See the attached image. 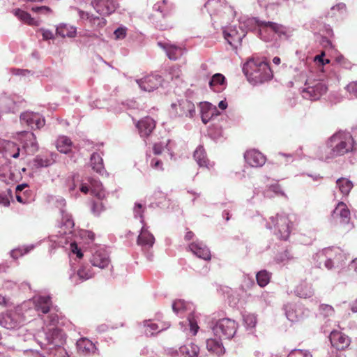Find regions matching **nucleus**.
Masks as SVG:
<instances>
[{
    "label": "nucleus",
    "instance_id": "nucleus-1",
    "mask_svg": "<svg viewBox=\"0 0 357 357\" xmlns=\"http://www.w3.org/2000/svg\"><path fill=\"white\" fill-rule=\"evenodd\" d=\"M352 135L349 132L339 131L328 140L324 149L325 154L319 156L321 160H328L342 155L353 151Z\"/></svg>",
    "mask_w": 357,
    "mask_h": 357
},
{
    "label": "nucleus",
    "instance_id": "nucleus-2",
    "mask_svg": "<svg viewBox=\"0 0 357 357\" xmlns=\"http://www.w3.org/2000/svg\"><path fill=\"white\" fill-rule=\"evenodd\" d=\"M248 81L253 85L262 84L273 78L269 64L259 58L250 59L243 66Z\"/></svg>",
    "mask_w": 357,
    "mask_h": 357
},
{
    "label": "nucleus",
    "instance_id": "nucleus-3",
    "mask_svg": "<svg viewBox=\"0 0 357 357\" xmlns=\"http://www.w3.org/2000/svg\"><path fill=\"white\" fill-rule=\"evenodd\" d=\"M61 229L60 231V236L58 239L53 240L58 245L64 246V245H70V249L77 257L82 259L83 253L80 248H78L76 241L73 239V231L75 222L72 218V215L68 213L64 209H61Z\"/></svg>",
    "mask_w": 357,
    "mask_h": 357
},
{
    "label": "nucleus",
    "instance_id": "nucleus-4",
    "mask_svg": "<svg viewBox=\"0 0 357 357\" xmlns=\"http://www.w3.org/2000/svg\"><path fill=\"white\" fill-rule=\"evenodd\" d=\"M294 29L271 21H262L258 32L259 37L266 43L276 40V36L280 38L289 39L293 36Z\"/></svg>",
    "mask_w": 357,
    "mask_h": 357
},
{
    "label": "nucleus",
    "instance_id": "nucleus-5",
    "mask_svg": "<svg viewBox=\"0 0 357 357\" xmlns=\"http://www.w3.org/2000/svg\"><path fill=\"white\" fill-rule=\"evenodd\" d=\"M206 8L211 17L213 24L216 23V16H220L223 24L224 20H229L236 15L234 8L229 5L226 0H208L204 4Z\"/></svg>",
    "mask_w": 357,
    "mask_h": 357
},
{
    "label": "nucleus",
    "instance_id": "nucleus-6",
    "mask_svg": "<svg viewBox=\"0 0 357 357\" xmlns=\"http://www.w3.org/2000/svg\"><path fill=\"white\" fill-rule=\"evenodd\" d=\"M266 227L270 230L273 229V234L278 238L287 241L291 233V222L284 213L277 214L275 217L270 218Z\"/></svg>",
    "mask_w": 357,
    "mask_h": 357
},
{
    "label": "nucleus",
    "instance_id": "nucleus-7",
    "mask_svg": "<svg viewBox=\"0 0 357 357\" xmlns=\"http://www.w3.org/2000/svg\"><path fill=\"white\" fill-rule=\"evenodd\" d=\"M196 114L195 104L188 99H179L172 102L169 109L172 119H192Z\"/></svg>",
    "mask_w": 357,
    "mask_h": 357
},
{
    "label": "nucleus",
    "instance_id": "nucleus-8",
    "mask_svg": "<svg viewBox=\"0 0 357 357\" xmlns=\"http://www.w3.org/2000/svg\"><path fill=\"white\" fill-rule=\"evenodd\" d=\"M327 91L328 86L323 81H306L301 93L303 98L314 101L319 100Z\"/></svg>",
    "mask_w": 357,
    "mask_h": 357
},
{
    "label": "nucleus",
    "instance_id": "nucleus-9",
    "mask_svg": "<svg viewBox=\"0 0 357 357\" xmlns=\"http://www.w3.org/2000/svg\"><path fill=\"white\" fill-rule=\"evenodd\" d=\"M237 329V324L233 319L223 318L218 320L213 326L212 330L215 336L227 339L232 338Z\"/></svg>",
    "mask_w": 357,
    "mask_h": 357
},
{
    "label": "nucleus",
    "instance_id": "nucleus-10",
    "mask_svg": "<svg viewBox=\"0 0 357 357\" xmlns=\"http://www.w3.org/2000/svg\"><path fill=\"white\" fill-rule=\"evenodd\" d=\"M331 319H328L326 321V325H324L321 327V331L324 334L329 333V337L331 344L335 347L338 350H343L347 348L351 342L350 338L342 333V332L337 331H331L327 328V326L330 325Z\"/></svg>",
    "mask_w": 357,
    "mask_h": 357
},
{
    "label": "nucleus",
    "instance_id": "nucleus-11",
    "mask_svg": "<svg viewBox=\"0 0 357 357\" xmlns=\"http://www.w3.org/2000/svg\"><path fill=\"white\" fill-rule=\"evenodd\" d=\"M24 321V316L17 310L8 311L0 317V325L8 330L20 328Z\"/></svg>",
    "mask_w": 357,
    "mask_h": 357
},
{
    "label": "nucleus",
    "instance_id": "nucleus-12",
    "mask_svg": "<svg viewBox=\"0 0 357 357\" xmlns=\"http://www.w3.org/2000/svg\"><path fill=\"white\" fill-rule=\"evenodd\" d=\"M155 243V238L153 235L149 231V227L146 224L142 225L139 234L137 239V243L141 247L142 251L146 252V258L151 261L153 259V253L150 252V250L153 246Z\"/></svg>",
    "mask_w": 357,
    "mask_h": 357
},
{
    "label": "nucleus",
    "instance_id": "nucleus-13",
    "mask_svg": "<svg viewBox=\"0 0 357 357\" xmlns=\"http://www.w3.org/2000/svg\"><path fill=\"white\" fill-rule=\"evenodd\" d=\"M22 102L23 100L17 95L1 94L0 96V112L15 114L19 111Z\"/></svg>",
    "mask_w": 357,
    "mask_h": 357
},
{
    "label": "nucleus",
    "instance_id": "nucleus-14",
    "mask_svg": "<svg viewBox=\"0 0 357 357\" xmlns=\"http://www.w3.org/2000/svg\"><path fill=\"white\" fill-rule=\"evenodd\" d=\"M20 121L22 126H26L31 129H40L45 124V120L41 114L31 111L21 113Z\"/></svg>",
    "mask_w": 357,
    "mask_h": 357
},
{
    "label": "nucleus",
    "instance_id": "nucleus-15",
    "mask_svg": "<svg viewBox=\"0 0 357 357\" xmlns=\"http://www.w3.org/2000/svg\"><path fill=\"white\" fill-rule=\"evenodd\" d=\"M223 36L228 43L234 48L241 45L243 39L245 37V32L238 28V25L230 26L223 29Z\"/></svg>",
    "mask_w": 357,
    "mask_h": 357
},
{
    "label": "nucleus",
    "instance_id": "nucleus-16",
    "mask_svg": "<svg viewBox=\"0 0 357 357\" xmlns=\"http://www.w3.org/2000/svg\"><path fill=\"white\" fill-rule=\"evenodd\" d=\"M328 258L331 266L328 267V270H332L342 266L347 256L339 247H328Z\"/></svg>",
    "mask_w": 357,
    "mask_h": 357
},
{
    "label": "nucleus",
    "instance_id": "nucleus-17",
    "mask_svg": "<svg viewBox=\"0 0 357 357\" xmlns=\"http://www.w3.org/2000/svg\"><path fill=\"white\" fill-rule=\"evenodd\" d=\"M76 349L77 354L84 357H90L99 354L96 344L86 337H81L77 340Z\"/></svg>",
    "mask_w": 357,
    "mask_h": 357
},
{
    "label": "nucleus",
    "instance_id": "nucleus-18",
    "mask_svg": "<svg viewBox=\"0 0 357 357\" xmlns=\"http://www.w3.org/2000/svg\"><path fill=\"white\" fill-rule=\"evenodd\" d=\"M163 81L162 77L158 74H151L143 77L142 79H137L139 88L144 91L151 92L158 89L162 84Z\"/></svg>",
    "mask_w": 357,
    "mask_h": 357
},
{
    "label": "nucleus",
    "instance_id": "nucleus-19",
    "mask_svg": "<svg viewBox=\"0 0 357 357\" xmlns=\"http://www.w3.org/2000/svg\"><path fill=\"white\" fill-rule=\"evenodd\" d=\"M91 6L100 15H109L114 13L118 4L113 0H93Z\"/></svg>",
    "mask_w": 357,
    "mask_h": 357
},
{
    "label": "nucleus",
    "instance_id": "nucleus-20",
    "mask_svg": "<svg viewBox=\"0 0 357 357\" xmlns=\"http://www.w3.org/2000/svg\"><path fill=\"white\" fill-rule=\"evenodd\" d=\"M90 261L93 266L103 269L110 264V259L107 252L102 248H98L92 252Z\"/></svg>",
    "mask_w": 357,
    "mask_h": 357
},
{
    "label": "nucleus",
    "instance_id": "nucleus-21",
    "mask_svg": "<svg viewBox=\"0 0 357 357\" xmlns=\"http://www.w3.org/2000/svg\"><path fill=\"white\" fill-rule=\"evenodd\" d=\"M31 302L36 311L40 314H47L52 307V298L48 295H37L33 297Z\"/></svg>",
    "mask_w": 357,
    "mask_h": 357
},
{
    "label": "nucleus",
    "instance_id": "nucleus-22",
    "mask_svg": "<svg viewBox=\"0 0 357 357\" xmlns=\"http://www.w3.org/2000/svg\"><path fill=\"white\" fill-rule=\"evenodd\" d=\"M158 45L162 48L166 53L169 59L176 61L187 52L185 48L175 45L158 42Z\"/></svg>",
    "mask_w": 357,
    "mask_h": 357
},
{
    "label": "nucleus",
    "instance_id": "nucleus-23",
    "mask_svg": "<svg viewBox=\"0 0 357 357\" xmlns=\"http://www.w3.org/2000/svg\"><path fill=\"white\" fill-rule=\"evenodd\" d=\"M94 275L95 273L91 266L89 264H82L78 268L76 273L70 275V280L74 284H77L92 278Z\"/></svg>",
    "mask_w": 357,
    "mask_h": 357
},
{
    "label": "nucleus",
    "instance_id": "nucleus-24",
    "mask_svg": "<svg viewBox=\"0 0 357 357\" xmlns=\"http://www.w3.org/2000/svg\"><path fill=\"white\" fill-rule=\"evenodd\" d=\"M331 217L337 223L347 224L350 219V211L347 206L344 202H340L332 211Z\"/></svg>",
    "mask_w": 357,
    "mask_h": 357
},
{
    "label": "nucleus",
    "instance_id": "nucleus-25",
    "mask_svg": "<svg viewBox=\"0 0 357 357\" xmlns=\"http://www.w3.org/2000/svg\"><path fill=\"white\" fill-rule=\"evenodd\" d=\"M262 20L257 17H250L248 16H241L238 19V28L245 31V35L248 31H259Z\"/></svg>",
    "mask_w": 357,
    "mask_h": 357
},
{
    "label": "nucleus",
    "instance_id": "nucleus-26",
    "mask_svg": "<svg viewBox=\"0 0 357 357\" xmlns=\"http://www.w3.org/2000/svg\"><path fill=\"white\" fill-rule=\"evenodd\" d=\"M202 121L206 124L214 117L220 115L215 105L208 102H201L199 105Z\"/></svg>",
    "mask_w": 357,
    "mask_h": 357
},
{
    "label": "nucleus",
    "instance_id": "nucleus-27",
    "mask_svg": "<svg viewBox=\"0 0 357 357\" xmlns=\"http://www.w3.org/2000/svg\"><path fill=\"white\" fill-rule=\"evenodd\" d=\"M245 162L252 167L263 166L266 162V157L255 149L248 151L244 154Z\"/></svg>",
    "mask_w": 357,
    "mask_h": 357
},
{
    "label": "nucleus",
    "instance_id": "nucleus-28",
    "mask_svg": "<svg viewBox=\"0 0 357 357\" xmlns=\"http://www.w3.org/2000/svg\"><path fill=\"white\" fill-rule=\"evenodd\" d=\"M188 248L196 257L205 261L211 260V252L203 242L197 241L190 243Z\"/></svg>",
    "mask_w": 357,
    "mask_h": 357
},
{
    "label": "nucleus",
    "instance_id": "nucleus-29",
    "mask_svg": "<svg viewBox=\"0 0 357 357\" xmlns=\"http://www.w3.org/2000/svg\"><path fill=\"white\" fill-rule=\"evenodd\" d=\"M199 348L194 343H190L181 347L172 352V357H197Z\"/></svg>",
    "mask_w": 357,
    "mask_h": 357
},
{
    "label": "nucleus",
    "instance_id": "nucleus-30",
    "mask_svg": "<svg viewBox=\"0 0 357 357\" xmlns=\"http://www.w3.org/2000/svg\"><path fill=\"white\" fill-rule=\"evenodd\" d=\"M57 154L50 152L47 154H40L33 160V165L36 168L47 167L53 165L56 160Z\"/></svg>",
    "mask_w": 357,
    "mask_h": 357
},
{
    "label": "nucleus",
    "instance_id": "nucleus-31",
    "mask_svg": "<svg viewBox=\"0 0 357 357\" xmlns=\"http://www.w3.org/2000/svg\"><path fill=\"white\" fill-rule=\"evenodd\" d=\"M144 328V333L147 336H152L158 333L165 331L169 328L170 324L169 322H162L160 324L153 322L152 320H144L142 322Z\"/></svg>",
    "mask_w": 357,
    "mask_h": 357
},
{
    "label": "nucleus",
    "instance_id": "nucleus-32",
    "mask_svg": "<svg viewBox=\"0 0 357 357\" xmlns=\"http://www.w3.org/2000/svg\"><path fill=\"white\" fill-rule=\"evenodd\" d=\"M136 127L139 130L140 136L142 137H146L150 135L155 128V122L152 118L146 116L139 121L136 123Z\"/></svg>",
    "mask_w": 357,
    "mask_h": 357
},
{
    "label": "nucleus",
    "instance_id": "nucleus-33",
    "mask_svg": "<svg viewBox=\"0 0 357 357\" xmlns=\"http://www.w3.org/2000/svg\"><path fill=\"white\" fill-rule=\"evenodd\" d=\"M78 13L81 19L88 20L91 25L96 29L102 28L106 25L107 20L102 15H101L102 17L96 16L81 10H79Z\"/></svg>",
    "mask_w": 357,
    "mask_h": 357
},
{
    "label": "nucleus",
    "instance_id": "nucleus-34",
    "mask_svg": "<svg viewBox=\"0 0 357 357\" xmlns=\"http://www.w3.org/2000/svg\"><path fill=\"white\" fill-rule=\"evenodd\" d=\"M284 310L286 317L291 322H297L303 319L302 310L294 304L288 303L285 305Z\"/></svg>",
    "mask_w": 357,
    "mask_h": 357
},
{
    "label": "nucleus",
    "instance_id": "nucleus-35",
    "mask_svg": "<svg viewBox=\"0 0 357 357\" xmlns=\"http://www.w3.org/2000/svg\"><path fill=\"white\" fill-rule=\"evenodd\" d=\"M194 159L197 162V165L201 167H206L210 169L213 166V164L211 163L206 157V153L202 146H199L193 154Z\"/></svg>",
    "mask_w": 357,
    "mask_h": 357
},
{
    "label": "nucleus",
    "instance_id": "nucleus-36",
    "mask_svg": "<svg viewBox=\"0 0 357 357\" xmlns=\"http://www.w3.org/2000/svg\"><path fill=\"white\" fill-rule=\"evenodd\" d=\"M208 84L210 89L214 92H221L226 86L225 77L220 73H216L211 77Z\"/></svg>",
    "mask_w": 357,
    "mask_h": 357
},
{
    "label": "nucleus",
    "instance_id": "nucleus-37",
    "mask_svg": "<svg viewBox=\"0 0 357 357\" xmlns=\"http://www.w3.org/2000/svg\"><path fill=\"white\" fill-rule=\"evenodd\" d=\"M206 344L208 351L218 356H220L225 353V349L220 338H209L206 340Z\"/></svg>",
    "mask_w": 357,
    "mask_h": 357
},
{
    "label": "nucleus",
    "instance_id": "nucleus-38",
    "mask_svg": "<svg viewBox=\"0 0 357 357\" xmlns=\"http://www.w3.org/2000/svg\"><path fill=\"white\" fill-rule=\"evenodd\" d=\"M347 13V6L344 3H339L332 6L328 12L326 17L335 21L342 19Z\"/></svg>",
    "mask_w": 357,
    "mask_h": 357
},
{
    "label": "nucleus",
    "instance_id": "nucleus-39",
    "mask_svg": "<svg viewBox=\"0 0 357 357\" xmlns=\"http://www.w3.org/2000/svg\"><path fill=\"white\" fill-rule=\"evenodd\" d=\"M23 148L28 154H33L38 149L36 137L33 132L26 133V139Z\"/></svg>",
    "mask_w": 357,
    "mask_h": 357
},
{
    "label": "nucleus",
    "instance_id": "nucleus-40",
    "mask_svg": "<svg viewBox=\"0 0 357 357\" xmlns=\"http://www.w3.org/2000/svg\"><path fill=\"white\" fill-rule=\"evenodd\" d=\"M56 34L62 38H75L77 35L76 27L68 24H60L56 28Z\"/></svg>",
    "mask_w": 357,
    "mask_h": 357
},
{
    "label": "nucleus",
    "instance_id": "nucleus-41",
    "mask_svg": "<svg viewBox=\"0 0 357 357\" xmlns=\"http://www.w3.org/2000/svg\"><path fill=\"white\" fill-rule=\"evenodd\" d=\"M295 294L300 298H307L314 295V289L310 284L302 282L298 284L295 290Z\"/></svg>",
    "mask_w": 357,
    "mask_h": 357
},
{
    "label": "nucleus",
    "instance_id": "nucleus-42",
    "mask_svg": "<svg viewBox=\"0 0 357 357\" xmlns=\"http://www.w3.org/2000/svg\"><path fill=\"white\" fill-rule=\"evenodd\" d=\"M91 166L97 173L103 175L106 173L104 167L103 160L98 153H93L90 158Z\"/></svg>",
    "mask_w": 357,
    "mask_h": 357
},
{
    "label": "nucleus",
    "instance_id": "nucleus-43",
    "mask_svg": "<svg viewBox=\"0 0 357 357\" xmlns=\"http://www.w3.org/2000/svg\"><path fill=\"white\" fill-rule=\"evenodd\" d=\"M312 259L318 268H321L323 264L327 269L328 267L330 266L328 258V248H325L321 250L318 251L313 255Z\"/></svg>",
    "mask_w": 357,
    "mask_h": 357
},
{
    "label": "nucleus",
    "instance_id": "nucleus-44",
    "mask_svg": "<svg viewBox=\"0 0 357 357\" xmlns=\"http://www.w3.org/2000/svg\"><path fill=\"white\" fill-rule=\"evenodd\" d=\"M72 145L70 139L66 136L59 137L56 140V149L62 153H68L71 151Z\"/></svg>",
    "mask_w": 357,
    "mask_h": 357
},
{
    "label": "nucleus",
    "instance_id": "nucleus-45",
    "mask_svg": "<svg viewBox=\"0 0 357 357\" xmlns=\"http://www.w3.org/2000/svg\"><path fill=\"white\" fill-rule=\"evenodd\" d=\"M181 328H183L185 326L183 330L186 329L187 326L190 327V331L193 335H195L199 328L197 321L195 319V316L194 314L190 313L188 316L186 321L180 322Z\"/></svg>",
    "mask_w": 357,
    "mask_h": 357
},
{
    "label": "nucleus",
    "instance_id": "nucleus-46",
    "mask_svg": "<svg viewBox=\"0 0 357 357\" xmlns=\"http://www.w3.org/2000/svg\"><path fill=\"white\" fill-rule=\"evenodd\" d=\"M36 245L37 244H29L19 246L18 248H15L10 251V255L15 259H18L19 257H22L33 250L36 247Z\"/></svg>",
    "mask_w": 357,
    "mask_h": 357
},
{
    "label": "nucleus",
    "instance_id": "nucleus-47",
    "mask_svg": "<svg viewBox=\"0 0 357 357\" xmlns=\"http://www.w3.org/2000/svg\"><path fill=\"white\" fill-rule=\"evenodd\" d=\"M79 36L83 38V43L89 46L93 45L95 40H101L102 34L91 31H85L83 33H80Z\"/></svg>",
    "mask_w": 357,
    "mask_h": 357
},
{
    "label": "nucleus",
    "instance_id": "nucleus-48",
    "mask_svg": "<svg viewBox=\"0 0 357 357\" xmlns=\"http://www.w3.org/2000/svg\"><path fill=\"white\" fill-rule=\"evenodd\" d=\"M90 183L91 193L97 197L98 199H102L105 197V193L102 183L96 179H91Z\"/></svg>",
    "mask_w": 357,
    "mask_h": 357
},
{
    "label": "nucleus",
    "instance_id": "nucleus-49",
    "mask_svg": "<svg viewBox=\"0 0 357 357\" xmlns=\"http://www.w3.org/2000/svg\"><path fill=\"white\" fill-rule=\"evenodd\" d=\"M336 185L343 195H347L353 188L352 182L345 178H338Z\"/></svg>",
    "mask_w": 357,
    "mask_h": 357
},
{
    "label": "nucleus",
    "instance_id": "nucleus-50",
    "mask_svg": "<svg viewBox=\"0 0 357 357\" xmlns=\"http://www.w3.org/2000/svg\"><path fill=\"white\" fill-rule=\"evenodd\" d=\"M306 62L303 60L297 66L291 68L296 74L294 75L295 81H302L306 76Z\"/></svg>",
    "mask_w": 357,
    "mask_h": 357
},
{
    "label": "nucleus",
    "instance_id": "nucleus-51",
    "mask_svg": "<svg viewBox=\"0 0 357 357\" xmlns=\"http://www.w3.org/2000/svg\"><path fill=\"white\" fill-rule=\"evenodd\" d=\"M168 3V0L159 1L153 6V9L155 11L160 12L163 17H166L169 15L172 8V6H169Z\"/></svg>",
    "mask_w": 357,
    "mask_h": 357
},
{
    "label": "nucleus",
    "instance_id": "nucleus-52",
    "mask_svg": "<svg viewBox=\"0 0 357 357\" xmlns=\"http://www.w3.org/2000/svg\"><path fill=\"white\" fill-rule=\"evenodd\" d=\"M271 273L266 270H261L256 274L257 284L260 287H266L270 282Z\"/></svg>",
    "mask_w": 357,
    "mask_h": 357
},
{
    "label": "nucleus",
    "instance_id": "nucleus-53",
    "mask_svg": "<svg viewBox=\"0 0 357 357\" xmlns=\"http://www.w3.org/2000/svg\"><path fill=\"white\" fill-rule=\"evenodd\" d=\"M13 13L22 22L30 25L33 24V19L31 17V15L27 12L22 10L20 8H16L13 10Z\"/></svg>",
    "mask_w": 357,
    "mask_h": 357
},
{
    "label": "nucleus",
    "instance_id": "nucleus-54",
    "mask_svg": "<svg viewBox=\"0 0 357 357\" xmlns=\"http://www.w3.org/2000/svg\"><path fill=\"white\" fill-rule=\"evenodd\" d=\"M144 207L139 202H136L133 207V217L135 219H139L140 223L144 225L146 224L144 218Z\"/></svg>",
    "mask_w": 357,
    "mask_h": 357
},
{
    "label": "nucleus",
    "instance_id": "nucleus-55",
    "mask_svg": "<svg viewBox=\"0 0 357 357\" xmlns=\"http://www.w3.org/2000/svg\"><path fill=\"white\" fill-rule=\"evenodd\" d=\"M294 258L293 255L288 250L278 252L274 257L277 264H285Z\"/></svg>",
    "mask_w": 357,
    "mask_h": 357
},
{
    "label": "nucleus",
    "instance_id": "nucleus-56",
    "mask_svg": "<svg viewBox=\"0 0 357 357\" xmlns=\"http://www.w3.org/2000/svg\"><path fill=\"white\" fill-rule=\"evenodd\" d=\"M319 315L323 318L332 317L335 314L334 308L328 304H321L319 307Z\"/></svg>",
    "mask_w": 357,
    "mask_h": 357
},
{
    "label": "nucleus",
    "instance_id": "nucleus-57",
    "mask_svg": "<svg viewBox=\"0 0 357 357\" xmlns=\"http://www.w3.org/2000/svg\"><path fill=\"white\" fill-rule=\"evenodd\" d=\"M287 357H312V353L307 349H292Z\"/></svg>",
    "mask_w": 357,
    "mask_h": 357
},
{
    "label": "nucleus",
    "instance_id": "nucleus-58",
    "mask_svg": "<svg viewBox=\"0 0 357 357\" xmlns=\"http://www.w3.org/2000/svg\"><path fill=\"white\" fill-rule=\"evenodd\" d=\"M187 303L183 300L175 301L172 303V310L178 315L181 314L183 311L185 310Z\"/></svg>",
    "mask_w": 357,
    "mask_h": 357
},
{
    "label": "nucleus",
    "instance_id": "nucleus-59",
    "mask_svg": "<svg viewBox=\"0 0 357 357\" xmlns=\"http://www.w3.org/2000/svg\"><path fill=\"white\" fill-rule=\"evenodd\" d=\"M76 176H70L66 178L65 183L66 186L68 188L70 193H72L76 188V181H78V178H76Z\"/></svg>",
    "mask_w": 357,
    "mask_h": 357
},
{
    "label": "nucleus",
    "instance_id": "nucleus-60",
    "mask_svg": "<svg viewBox=\"0 0 357 357\" xmlns=\"http://www.w3.org/2000/svg\"><path fill=\"white\" fill-rule=\"evenodd\" d=\"M8 149H15V152L11 153L10 151H7V155L13 158H17L20 155V149L16 144L14 142H9L7 143Z\"/></svg>",
    "mask_w": 357,
    "mask_h": 357
},
{
    "label": "nucleus",
    "instance_id": "nucleus-61",
    "mask_svg": "<svg viewBox=\"0 0 357 357\" xmlns=\"http://www.w3.org/2000/svg\"><path fill=\"white\" fill-rule=\"evenodd\" d=\"M165 149H166L168 151H170L169 148L168 147V143H155L153 147V153L155 155L161 154Z\"/></svg>",
    "mask_w": 357,
    "mask_h": 357
},
{
    "label": "nucleus",
    "instance_id": "nucleus-62",
    "mask_svg": "<svg viewBox=\"0 0 357 357\" xmlns=\"http://www.w3.org/2000/svg\"><path fill=\"white\" fill-rule=\"evenodd\" d=\"M243 321L248 328H254L257 323V319L253 314L243 315Z\"/></svg>",
    "mask_w": 357,
    "mask_h": 357
},
{
    "label": "nucleus",
    "instance_id": "nucleus-63",
    "mask_svg": "<svg viewBox=\"0 0 357 357\" xmlns=\"http://www.w3.org/2000/svg\"><path fill=\"white\" fill-rule=\"evenodd\" d=\"M241 286L245 291L248 289H253L254 291L259 289V287L255 283L254 280L250 278H245Z\"/></svg>",
    "mask_w": 357,
    "mask_h": 357
},
{
    "label": "nucleus",
    "instance_id": "nucleus-64",
    "mask_svg": "<svg viewBox=\"0 0 357 357\" xmlns=\"http://www.w3.org/2000/svg\"><path fill=\"white\" fill-rule=\"evenodd\" d=\"M345 89L351 95L357 98V82H350Z\"/></svg>",
    "mask_w": 357,
    "mask_h": 357
}]
</instances>
